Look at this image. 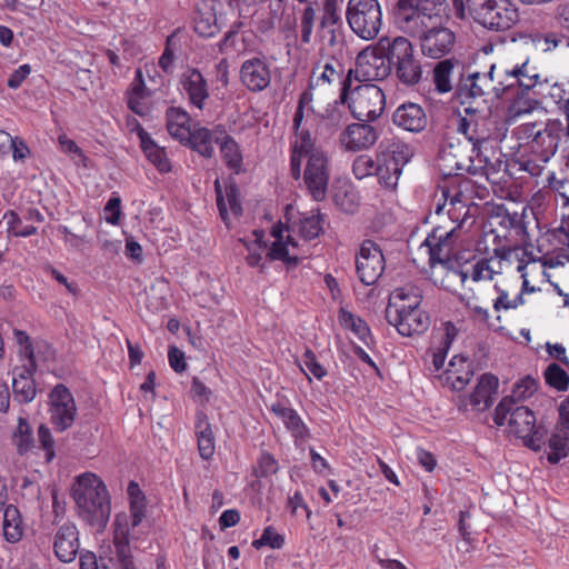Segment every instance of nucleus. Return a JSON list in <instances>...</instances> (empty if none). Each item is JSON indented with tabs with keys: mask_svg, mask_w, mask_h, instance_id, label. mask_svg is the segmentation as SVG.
Instances as JSON below:
<instances>
[{
	"mask_svg": "<svg viewBox=\"0 0 569 569\" xmlns=\"http://www.w3.org/2000/svg\"><path fill=\"white\" fill-rule=\"evenodd\" d=\"M345 80L343 64L333 57L318 61L312 68L310 81H312L316 87H325L338 82L342 88Z\"/></svg>",
	"mask_w": 569,
	"mask_h": 569,
	"instance_id": "obj_33",
	"label": "nucleus"
},
{
	"mask_svg": "<svg viewBox=\"0 0 569 569\" xmlns=\"http://www.w3.org/2000/svg\"><path fill=\"white\" fill-rule=\"evenodd\" d=\"M518 18V9L510 0H485L475 9L476 21L490 30H508Z\"/></svg>",
	"mask_w": 569,
	"mask_h": 569,
	"instance_id": "obj_10",
	"label": "nucleus"
},
{
	"mask_svg": "<svg viewBox=\"0 0 569 569\" xmlns=\"http://www.w3.org/2000/svg\"><path fill=\"white\" fill-rule=\"evenodd\" d=\"M389 325L393 326L399 335L412 337L426 332L430 326L428 313L421 308L407 310L386 317Z\"/></svg>",
	"mask_w": 569,
	"mask_h": 569,
	"instance_id": "obj_22",
	"label": "nucleus"
},
{
	"mask_svg": "<svg viewBox=\"0 0 569 569\" xmlns=\"http://www.w3.org/2000/svg\"><path fill=\"white\" fill-rule=\"evenodd\" d=\"M79 530L72 521L60 525L53 537V552L64 563L72 562L80 549Z\"/></svg>",
	"mask_w": 569,
	"mask_h": 569,
	"instance_id": "obj_20",
	"label": "nucleus"
},
{
	"mask_svg": "<svg viewBox=\"0 0 569 569\" xmlns=\"http://www.w3.org/2000/svg\"><path fill=\"white\" fill-rule=\"evenodd\" d=\"M366 122H355L345 128L339 138L343 149L356 152L375 146L379 139V132L376 127Z\"/></svg>",
	"mask_w": 569,
	"mask_h": 569,
	"instance_id": "obj_19",
	"label": "nucleus"
},
{
	"mask_svg": "<svg viewBox=\"0 0 569 569\" xmlns=\"http://www.w3.org/2000/svg\"><path fill=\"white\" fill-rule=\"evenodd\" d=\"M473 377L471 361L460 355H456L449 361L445 371V383L452 390L460 391L470 382Z\"/></svg>",
	"mask_w": 569,
	"mask_h": 569,
	"instance_id": "obj_34",
	"label": "nucleus"
},
{
	"mask_svg": "<svg viewBox=\"0 0 569 569\" xmlns=\"http://www.w3.org/2000/svg\"><path fill=\"white\" fill-rule=\"evenodd\" d=\"M458 66V60L448 58L440 60L433 68V84L438 93H448L453 89L452 74Z\"/></svg>",
	"mask_w": 569,
	"mask_h": 569,
	"instance_id": "obj_41",
	"label": "nucleus"
},
{
	"mask_svg": "<svg viewBox=\"0 0 569 569\" xmlns=\"http://www.w3.org/2000/svg\"><path fill=\"white\" fill-rule=\"evenodd\" d=\"M396 18L400 28L418 38L421 52L442 59L456 44V33L442 23L433 0H398Z\"/></svg>",
	"mask_w": 569,
	"mask_h": 569,
	"instance_id": "obj_2",
	"label": "nucleus"
},
{
	"mask_svg": "<svg viewBox=\"0 0 569 569\" xmlns=\"http://www.w3.org/2000/svg\"><path fill=\"white\" fill-rule=\"evenodd\" d=\"M128 495L130 498V512L144 513V496L136 482L131 481L129 483Z\"/></svg>",
	"mask_w": 569,
	"mask_h": 569,
	"instance_id": "obj_61",
	"label": "nucleus"
},
{
	"mask_svg": "<svg viewBox=\"0 0 569 569\" xmlns=\"http://www.w3.org/2000/svg\"><path fill=\"white\" fill-rule=\"evenodd\" d=\"M386 260L380 247L372 240H365L356 257V271L366 286L375 284L382 276Z\"/></svg>",
	"mask_w": 569,
	"mask_h": 569,
	"instance_id": "obj_14",
	"label": "nucleus"
},
{
	"mask_svg": "<svg viewBox=\"0 0 569 569\" xmlns=\"http://www.w3.org/2000/svg\"><path fill=\"white\" fill-rule=\"evenodd\" d=\"M472 187V181L467 178L460 179L457 186L442 187L441 197L438 199L431 217L443 223L450 221L452 224H459V230L463 231L465 223L471 218L472 197L469 192Z\"/></svg>",
	"mask_w": 569,
	"mask_h": 569,
	"instance_id": "obj_8",
	"label": "nucleus"
},
{
	"mask_svg": "<svg viewBox=\"0 0 569 569\" xmlns=\"http://www.w3.org/2000/svg\"><path fill=\"white\" fill-rule=\"evenodd\" d=\"M316 88L313 86V82L310 81L308 84V88L302 91L299 96L297 109L293 116L292 120V128L299 129V127L302 124L303 118H305V110L313 111V92L312 90Z\"/></svg>",
	"mask_w": 569,
	"mask_h": 569,
	"instance_id": "obj_53",
	"label": "nucleus"
},
{
	"mask_svg": "<svg viewBox=\"0 0 569 569\" xmlns=\"http://www.w3.org/2000/svg\"><path fill=\"white\" fill-rule=\"evenodd\" d=\"M351 83L352 70H349L336 103L348 104L351 114L359 121H373L379 118L386 108V96L382 89L372 83L351 89Z\"/></svg>",
	"mask_w": 569,
	"mask_h": 569,
	"instance_id": "obj_6",
	"label": "nucleus"
},
{
	"mask_svg": "<svg viewBox=\"0 0 569 569\" xmlns=\"http://www.w3.org/2000/svg\"><path fill=\"white\" fill-rule=\"evenodd\" d=\"M147 157L159 169V171L169 172L171 170L164 149L160 147H151Z\"/></svg>",
	"mask_w": 569,
	"mask_h": 569,
	"instance_id": "obj_63",
	"label": "nucleus"
},
{
	"mask_svg": "<svg viewBox=\"0 0 569 569\" xmlns=\"http://www.w3.org/2000/svg\"><path fill=\"white\" fill-rule=\"evenodd\" d=\"M153 91L156 88L148 84L143 70L137 69L136 77L127 91L128 108L140 117L148 116L151 110L150 98Z\"/></svg>",
	"mask_w": 569,
	"mask_h": 569,
	"instance_id": "obj_24",
	"label": "nucleus"
},
{
	"mask_svg": "<svg viewBox=\"0 0 569 569\" xmlns=\"http://www.w3.org/2000/svg\"><path fill=\"white\" fill-rule=\"evenodd\" d=\"M377 171V160L369 154H359L352 162V173L358 180L373 176Z\"/></svg>",
	"mask_w": 569,
	"mask_h": 569,
	"instance_id": "obj_57",
	"label": "nucleus"
},
{
	"mask_svg": "<svg viewBox=\"0 0 569 569\" xmlns=\"http://www.w3.org/2000/svg\"><path fill=\"white\" fill-rule=\"evenodd\" d=\"M240 81L251 92L266 90L271 83V68L266 58L253 57L242 62Z\"/></svg>",
	"mask_w": 569,
	"mask_h": 569,
	"instance_id": "obj_18",
	"label": "nucleus"
},
{
	"mask_svg": "<svg viewBox=\"0 0 569 569\" xmlns=\"http://www.w3.org/2000/svg\"><path fill=\"white\" fill-rule=\"evenodd\" d=\"M227 14L214 0H201L194 10L192 22L196 33L211 38L219 33V21Z\"/></svg>",
	"mask_w": 569,
	"mask_h": 569,
	"instance_id": "obj_16",
	"label": "nucleus"
},
{
	"mask_svg": "<svg viewBox=\"0 0 569 569\" xmlns=\"http://www.w3.org/2000/svg\"><path fill=\"white\" fill-rule=\"evenodd\" d=\"M422 290L411 283L396 288L391 291L386 308V317L407 310L421 308Z\"/></svg>",
	"mask_w": 569,
	"mask_h": 569,
	"instance_id": "obj_29",
	"label": "nucleus"
},
{
	"mask_svg": "<svg viewBox=\"0 0 569 569\" xmlns=\"http://www.w3.org/2000/svg\"><path fill=\"white\" fill-rule=\"evenodd\" d=\"M379 48L387 54L391 73L399 83L406 88H412L421 82L425 73L422 59L408 38L381 37Z\"/></svg>",
	"mask_w": 569,
	"mask_h": 569,
	"instance_id": "obj_5",
	"label": "nucleus"
},
{
	"mask_svg": "<svg viewBox=\"0 0 569 569\" xmlns=\"http://www.w3.org/2000/svg\"><path fill=\"white\" fill-rule=\"evenodd\" d=\"M49 413L57 431H66L73 425L78 409L73 395L64 385H57L49 393Z\"/></svg>",
	"mask_w": 569,
	"mask_h": 569,
	"instance_id": "obj_13",
	"label": "nucleus"
},
{
	"mask_svg": "<svg viewBox=\"0 0 569 569\" xmlns=\"http://www.w3.org/2000/svg\"><path fill=\"white\" fill-rule=\"evenodd\" d=\"M113 546L100 553L101 569H136L131 548L119 541H113Z\"/></svg>",
	"mask_w": 569,
	"mask_h": 569,
	"instance_id": "obj_36",
	"label": "nucleus"
},
{
	"mask_svg": "<svg viewBox=\"0 0 569 569\" xmlns=\"http://www.w3.org/2000/svg\"><path fill=\"white\" fill-rule=\"evenodd\" d=\"M71 497L80 519L97 529L106 527L111 512L110 497L104 482L96 473L84 472L76 477Z\"/></svg>",
	"mask_w": 569,
	"mask_h": 569,
	"instance_id": "obj_4",
	"label": "nucleus"
},
{
	"mask_svg": "<svg viewBox=\"0 0 569 569\" xmlns=\"http://www.w3.org/2000/svg\"><path fill=\"white\" fill-rule=\"evenodd\" d=\"M496 273H498V271L493 270L491 267V259L482 258L471 267L469 274L461 272V280L465 282L466 279L470 277L475 282L489 281L492 280Z\"/></svg>",
	"mask_w": 569,
	"mask_h": 569,
	"instance_id": "obj_52",
	"label": "nucleus"
},
{
	"mask_svg": "<svg viewBox=\"0 0 569 569\" xmlns=\"http://www.w3.org/2000/svg\"><path fill=\"white\" fill-rule=\"evenodd\" d=\"M253 240L249 242H244L247 247L248 254L246 257V261L250 267H258L262 260V253L267 249V243L264 241V231L263 230H253L252 232Z\"/></svg>",
	"mask_w": 569,
	"mask_h": 569,
	"instance_id": "obj_51",
	"label": "nucleus"
},
{
	"mask_svg": "<svg viewBox=\"0 0 569 569\" xmlns=\"http://www.w3.org/2000/svg\"><path fill=\"white\" fill-rule=\"evenodd\" d=\"M498 389V378L491 373L482 375L470 395V405L478 411L488 409L493 402Z\"/></svg>",
	"mask_w": 569,
	"mask_h": 569,
	"instance_id": "obj_37",
	"label": "nucleus"
},
{
	"mask_svg": "<svg viewBox=\"0 0 569 569\" xmlns=\"http://www.w3.org/2000/svg\"><path fill=\"white\" fill-rule=\"evenodd\" d=\"M299 234L305 240H312L322 232V218L320 214L302 217L298 226Z\"/></svg>",
	"mask_w": 569,
	"mask_h": 569,
	"instance_id": "obj_56",
	"label": "nucleus"
},
{
	"mask_svg": "<svg viewBox=\"0 0 569 569\" xmlns=\"http://www.w3.org/2000/svg\"><path fill=\"white\" fill-rule=\"evenodd\" d=\"M392 122L396 127L419 133L423 131L428 126V117L425 109L413 102H407L400 104L392 114Z\"/></svg>",
	"mask_w": 569,
	"mask_h": 569,
	"instance_id": "obj_27",
	"label": "nucleus"
},
{
	"mask_svg": "<svg viewBox=\"0 0 569 569\" xmlns=\"http://www.w3.org/2000/svg\"><path fill=\"white\" fill-rule=\"evenodd\" d=\"M176 36L177 31H173L168 38H167V44L164 48L163 53L161 54L159 59V67L161 70L167 74H172L174 71V46H176Z\"/></svg>",
	"mask_w": 569,
	"mask_h": 569,
	"instance_id": "obj_59",
	"label": "nucleus"
},
{
	"mask_svg": "<svg viewBox=\"0 0 569 569\" xmlns=\"http://www.w3.org/2000/svg\"><path fill=\"white\" fill-rule=\"evenodd\" d=\"M220 151L227 167L234 173H239L242 170L243 159L237 141L226 136L220 143Z\"/></svg>",
	"mask_w": 569,
	"mask_h": 569,
	"instance_id": "obj_45",
	"label": "nucleus"
},
{
	"mask_svg": "<svg viewBox=\"0 0 569 569\" xmlns=\"http://www.w3.org/2000/svg\"><path fill=\"white\" fill-rule=\"evenodd\" d=\"M563 124L558 119H550L547 122H523L512 130L523 152L518 156L516 163L521 171L528 172L531 177H539L545 164L557 152Z\"/></svg>",
	"mask_w": 569,
	"mask_h": 569,
	"instance_id": "obj_3",
	"label": "nucleus"
},
{
	"mask_svg": "<svg viewBox=\"0 0 569 569\" xmlns=\"http://www.w3.org/2000/svg\"><path fill=\"white\" fill-rule=\"evenodd\" d=\"M144 513L121 512L116 516L113 541H119L122 545L130 547L142 535L148 531V525L144 521Z\"/></svg>",
	"mask_w": 569,
	"mask_h": 569,
	"instance_id": "obj_21",
	"label": "nucleus"
},
{
	"mask_svg": "<svg viewBox=\"0 0 569 569\" xmlns=\"http://www.w3.org/2000/svg\"><path fill=\"white\" fill-rule=\"evenodd\" d=\"M338 320L342 328L350 330L368 348L373 345L371 330L362 318L341 308L338 312Z\"/></svg>",
	"mask_w": 569,
	"mask_h": 569,
	"instance_id": "obj_39",
	"label": "nucleus"
},
{
	"mask_svg": "<svg viewBox=\"0 0 569 569\" xmlns=\"http://www.w3.org/2000/svg\"><path fill=\"white\" fill-rule=\"evenodd\" d=\"M279 471V462L270 452L262 450L252 466V475L257 479H267Z\"/></svg>",
	"mask_w": 569,
	"mask_h": 569,
	"instance_id": "obj_50",
	"label": "nucleus"
},
{
	"mask_svg": "<svg viewBox=\"0 0 569 569\" xmlns=\"http://www.w3.org/2000/svg\"><path fill=\"white\" fill-rule=\"evenodd\" d=\"M299 367L309 382H311V377L322 380L328 375L327 369L318 361L316 353L310 348L305 350Z\"/></svg>",
	"mask_w": 569,
	"mask_h": 569,
	"instance_id": "obj_49",
	"label": "nucleus"
},
{
	"mask_svg": "<svg viewBox=\"0 0 569 569\" xmlns=\"http://www.w3.org/2000/svg\"><path fill=\"white\" fill-rule=\"evenodd\" d=\"M37 369L36 361L30 363H23L20 367L13 369L12 389L14 400L21 403L31 402L36 395V383L33 380V373Z\"/></svg>",
	"mask_w": 569,
	"mask_h": 569,
	"instance_id": "obj_30",
	"label": "nucleus"
},
{
	"mask_svg": "<svg viewBox=\"0 0 569 569\" xmlns=\"http://www.w3.org/2000/svg\"><path fill=\"white\" fill-rule=\"evenodd\" d=\"M317 19V9L312 3L307 4L300 11L298 28L300 31V41L302 44H309L311 42Z\"/></svg>",
	"mask_w": 569,
	"mask_h": 569,
	"instance_id": "obj_48",
	"label": "nucleus"
},
{
	"mask_svg": "<svg viewBox=\"0 0 569 569\" xmlns=\"http://www.w3.org/2000/svg\"><path fill=\"white\" fill-rule=\"evenodd\" d=\"M3 537L8 542L14 543L22 538V520L18 508L8 505L3 513Z\"/></svg>",
	"mask_w": 569,
	"mask_h": 569,
	"instance_id": "obj_42",
	"label": "nucleus"
},
{
	"mask_svg": "<svg viewBox=\"0 0 569 569\" xmlns=\"http://www.w3.org/2000/svg\"><path fill=\"white\" fill-rule=\"evenodd\" d=\"M339 104L335 102L333 106H329L321 116L322 121L330 126L333 131L340 128L345 121V112L338 108Z\"/></svg>",
	"mask_w": 569,
	"mask_h": 569,
	"instance_id": "obj_62",
	"label": "nucleus"
},
{
	"mask_svg": "<svg viewBox=\"0 0 569 569\" xmlns=\"http://www.w3.org/2000/svg\"><path fill=\"white\" fill-rule=\"evenodd\" d=\"M543 376L546 383L559 391H566L569 387V375L557 363H550Z\"/></svg>",
	"mask_w": 569,
	"mask_h": 569,
	"instance_id": "obj_54",
	"label": "nucleus"
},
{
	"mask_svg": "<svg viewBox=\"0 0 569 569\" xmlns=\"http://www.w3.org/2000/svg\"><path fill=\"white\" fill-rule=\"evenodd\" d=\"M194 436L199 456L203 460H210L216 452V437L208 416L203 411H198L194 417Z\"/></svg>",
	"mask_w": 569,
	"mask_h": 569,
	"instance_id": "obj_35",
	"label": "nucleus"
},
{
	"mask_svg": "<svg viewBox=\"0 0 569 569\" xmlns=\"http://www.w3.org/2000/svg\"><path fill=\"white\" fill-rule=\"evenodd\" d=\"M284 231H287V228L281 222L272 227L271 236L276 240L267 256L270 260H279L288 266H297L305 256L300 250L299 242L293 237L288 234L284 240Z\"/></svg>",
	"mask_w": 569,
	"mask_h": 569,
	"instance_id": "obj_17",
	"label": "nucleus"
},
{
	"mask_svg": "<svg viewBox=\"0 0 569 569\" xmlns=\"http://www.w3.org/2000/svg\"><path fill=\"white\" fill-rule=\"evenodd\" d=\"M330 178L329 157L325 151H316L306 158L303 182L315 201L325 200Z\"/></svg>",
	"mask_w": 569,
	"mask_h": 569,
	"instance_id": "obj_12",
	"label": "nucleus"
},
{
	"mask_svg": "<svg viewBox=\"0 0 569 569\" xmlns=\"http://www.w3.org/2000/svg\"><path fill=\"white\" fill-rule=\"evenodd\" d=\"M346 16L350 29L362 40H372L380 32L382 11L378 0H349Z\"/></svg>",
	"mask_w": 569,
	"mask_h": 569,
	"instance_id": "obj_9",
	"label": "nucleus"
},
{
	"mask_svg": "<svg viewBox=\"0 0 569 569\" xmlns=\"http://www.w3.org/2000/svg\"><path fill=\"white\" fill-rule=\"evenodd\" d=\"M241 22H236L218 43L221 53H241L248 48L244 33L239 31Z\"/></svg>",
	"mask_w": 569,
	"mask_h": 569,
	"instance_id": "obj_43",
	"label": "nucleus"
},
{
	"mask_svg": "<svg viewBox=\"0 0 569 569\" xmlns=\"http://www.w3.org/2000/svg\"><path fill=\"white\" fill-rule=\"evenodd\" d=\"M269 410L282 421L295 439L296 445L305 442L310 438V430L296 409L287 406L284 402L276 401L271 403Z\"/></svg>",
	"mask_w": 569,
	"mask_h": 569,
	"instance_id": "obj_28",
	"label": "nucleus"
},
{
	"mask_svg": "<svg viewBox=\"0 0 569 569\" xmlns=\"http://www.w3.org/2000/svg\"><path fill=\"white\" fill-rule=\"evenodd\" d=\"M470 156L463 157V161H456L452 166L448 164L450 173L455 172L457 176L469 173L489 180L491 176L500 171L502 162L499 159L492 161L483 153V148H472Z\"/></svg>",
	"mask_w": 569,
	"mask_h": 569,
	"instance_id": "obj_15",
	"label": "nucleus"
},
{
	"mask_svg": "<svg viewBox=\"0 0 569 569\" xmlns=\"http://www.w3.org/2000/svg\"><path fill=\"white\" fill-rule=\"evenodd\" d=\"M293 131L296 139L291 142L290 172L295 180H299L301 177L302 159L308 158L316 151L323 150L316 146L311 133L309 130L302 128V124L299 129H293Z\"/></svg>",
	"mask_w": 569,
	"mask_h": 569,
	"instance_id": "obj_26",
	"label": "nucleus"
},
{
	"mask_svg": "<svg viewBox=\"0 0 569 569\" xmlns=\"http://www.w3.org/2000/svg\"><path fill=\"white\" fill-rule=\"evenodd\" d=\"M342 21L335 1L327 0L319 19L317 37L330 47L336 46L341 39Z\"/></svg>",
	"mask_w": 569,
	"mask_h": 569,
	"instance_id": "obj_25",
	"label": "nucleus"
},
{
	"mask_svg": "<svg viewBox=\"0 0 569 569\" xmlns=\"http://www.w3.org/2000/svg\"><path fill=\"white\" fill-rule=\"evenodd\" d=\"M284 536L279 533L273 526H267L259 539L252 541V547L257 550L262 547L271 549H281L284 546Z\"/></svg>",
	"mask_w": 569,
	"mask_h": 569,
	"instance_id": "obj_55",
	"label": "nucleus"
},
{
	"mask_svg": "<svg viewBox=\"0 0 569 569\" xmlns=\"http://www.w3.org/2000/svg\"><path fill=\"white\" fill-rule=\"evenodd\" d=\"M180 83L186 91L192 107L202 110L209 98V87L202 73L193 68H188L180 77Z\"/></svg>",
	"mask_w": 569,
	"mask_h": 569,
	"instance_id": "obj_31",
	"label": "nucleus"
},
{
	"mask_svg": "<svg viewBox=\"0 0 569 569\" xmlns=\"http://www.w3.org/2000/svg\"><path fill=\"white\" fill-rule=\"evenodd\" d=\"M538 388V383L536 379L527 376L519 380L513 389L511 395L506 396L501 399L498 406L495 409L493 421L497 426H503L507 421L508 415L511 411L512 407L522 400L531 397Z\"/></svg>",
	"mask_w": 569,
	"mask_h": 569,
	"instance_id": "obj_23",
	"label": "nucleus"
},
{
	"mask_svg": "<svg viewBox=\"0 0 569 569\" xmlns=\"http://www.w3.org/2000/svg\"><path fill=\"white\" fill-rule=\"evenodd\" d=\"M214 189L217 196L216 202L222 220L227 222L229 211L234 216H240L242 208L238 200V188L234 184H230L226 188L227 202L219 179L214 181Z\"/></svg>",
	"mask_w": 569,
	"mask_h": 569,
	"instance_id": "obj_40",
	"label": "nucleus"
},
{
	"mask_svg": "<svg viewBox=\"0 0 569 569\" xmlns=\"http://www.w3.org/2000/svg\"><path fill=\"white\" fill-rule=\"evenodd\" d=\"M508 416H510L509 431L517 438L525 440L528 446H532L536 430L535 413L528 407L513 406Z\"/></svg>",
	"mask_w": 569,
	"mask_h": 569,
	"instance_id": "obj_32",
	"label": "nucleus"
},
{
	"mask_svg": "<svg viewBox=\"0 0 569 569\" xmlns=\"http://www.w3.org/2000/svg\"><path fill=\"white\" fill-rule=\"evenodd\" d=\"M352 76L359 81L383 80L391 74L390 61L379 48V41L361 50L356 58Z\"/></svg>",
	"mask_w": 569,
	"mask_h": 569,
	"instance_id": "obj_11",
	"label": "nucleus"
},
{
	"mask_svg": "<svg viewBox=\"0 0 569 569\" xmlns=\"http://www.w3.org/2000/svg\"><path fill=\"white\" fill-rule=\"evenodd\" d=\"M188 131L189 136L186 139V144H188L199 154L210 158L213 153L212 137L210 130L201 127L192 131L188 129Z\"/></svg>",
	"mask_w": 569,
	"mask_h": 569,
	"instance_id": "obj_44",
	"label": "nucleus"
},
{
	"mask_svg": "<svg viewBox=\"0 0 569 569\" xmlns=\"http://www.w3.org/2000/svg\"><path fill=\"white\" fill-rule=\"evenodd\" d=\"M14 336L18 345L20 346L19 355L23 363H30V360L34 361L33 348L29 336L21 330H14Z\"/></svg>",
	"mask_w": 569,
	"mask_h": 569,
	"instance_id": "obj_60",
	"label": "nucleus"
},
{
	"mask_svg": "<svg viewBox=\"0 0 569 569\" xmlns=\"http://www.w3.org/2000/svg\"><path fill=\"white\" fill-rule=\"evenodd\" d=\"M568 438L560 433H553L548 441V446L550 448V452L547 456V460L556 465L558 463L562 458L567 457L568 450Z\"/></svg>",
	"mask_w": 569,
	"mask_h": 569,
	"instance_id": "obj_58",
	"label": "nucleus"
},
{
	"mask_svg": "<svg viewBox=\"0 0 569 569\" xmlns=\"http://www.w3.org/2000/svg\"><path fill=\"white\" fill-rule=\"evenodd\" d=\"M458 131L468 139L475 149L483 148L489 140V133L480 129L477 122L469 121L467 118H460Z\"/></svg>",
	"mask_w": 569,
	"mask_h": 569,
	"instance_id": "obj_47",
	"label": "nucleus"
},
{
	"mask_svg": "<svg viewBox=\"0 0 569 569\" xmlns=\"http://www.w3.org/2000/svg\"><path fill=\"white\" fill-rule=\"evenodd\" d=\"M462 241L463 231L459 230V224L450 221L443 223L435 219V226L422 243L427 247L430 267L450 268L458 258Z\"/></svg>",
	"mask_w": 569,
	"mask_h": 569,
	"instance_id": "obj_7",
	"label": "nucleus"
},
{
	"mask_svg": "<svg viewBox=\"0 0 569 569\" xmlns=\"http://www.w3.org/2000/svg\"><path fill=\"white\" fill-rule=\"evenodd\" d=\"M378 154L383 161H390L403 169L412 157V150L408 143L399 139H389L381 142Z\"/></svg>",
	"mask_w": 569,
	"mask_h": 569,
	"instance_id": "obj_38",
	"label": "nucleus"
},
{
	"mask_svg": "<svg viewBox=\"0 0 569 569\" xmlns=\"http://www.w3.org/2000/svg\"><path fill=\"white\" fill-rule=\"evenodd\" d=\"M402 173V169L390 161H383L382 157L377 154V171L379 183L387 189L393 190Z\"/></svg>",
	"mask_w": 569,
	"mask_h": 569,
	"instance_id": "obj_46",
	"label": "nucleus"
},
{
	"mask_svg": "<svg viewBox=\"0 0 569 569\" xmlns=\"http://www.w3.org/2000/svg\"><path fill=\"white\" fill-rule=\"evenodd\" d=\"M457 335L456 326L451 321L445 322L437 348L448 352Z\"/></svg>",
	"mask_w": 569,
	"mask_h": 569,
	"instance_id": "obj_64",
	"label": "nucleus"
},
{
	"mask_svg": "<svg viewBox=\"0 0 569 569\" xmlns=\"http://www.w3.org/2000/svg\"><path fill=\"white\" fill-rule=\"evenodd\" d=\"M538 82L539 74L535 68L529 67L528 60L511 68L491 64L487 72H475L462 80L460 92L471 98L493 96L515 99L509 108V117L516 118L530 112L532 108L530 101L521 102V99Z\"/></svg>",
	"mask_w": 569,
	"mask_h": 569,
	"instance_id": "obj_1",
	"label": "nucleus"
}]
</instances>
